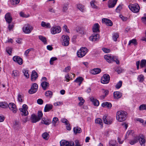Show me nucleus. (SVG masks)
<instances>
[{"label": "nucleus", "mask_w": 146, "mask_h": 146, "mask_svg": "<svg viewBox=\"0 0 146 146\" xmlns=\"http://www.w3.org/2000/svg\"><path fill=\"white\" fill-rule=\"evenodd\" d=\"M41 85L42 89L44 90H46L47 88H48L49 86V83L45 81L42 82L41 84Z\"/></svg>", "instance_id": "nucleus-22"}, {"label": "nucleus", "mask_w": 146, "mask_h": 146, "mask_svg": "<svg viewBox=\"0 0 146 146\" xmlns=\"http://www.w3.org/2000/svg\"><path fill=\"white\" fill-rule=\"evenodd\" d=\"M6 51L8 53L9 55H10L12 52V49L10 47H8L6 48Z\"/></svg>", "instance_id": "nucleus-61"}, {"label": "nucleus", "mask_w": 146, "mask_h": 146, "mask_svg": "<svg viewBox=\"0 0 146 146\" xmlns=\"http://www.w3.org/2000/svg\"><path fill=\"white\" fill-rule=\"evenodd\" d=\"M83 80V78L82 77H79L77 78L74 81V82L79 83L80 86Z\"/></svg>", "instance_id": "nucleus-30"}, {"label": "nucleus", "mask_w": 146, "mask_h": 146, "mask_svg": "<svg viewBox=\"0 0 146 146\" xmlns=\"http://www.w3.org/2000/svg\"><path fill=\"white\" fill-rule=\"evenodd\" d=\"M38 116L34 114L31 115V120L32 123H35L36 122L39 121V120Z\"/></svg>", "instance_id": "nucleus-16"}, {"label": "nucleus", "mask_w": 146, "mask_h": 146, "mask_svg": "<svg viewBox=\"0 0 146 146\" xmlns=\"http://www.w3.org/2000/svg\"><path fill=\"white\" fill-rule=\"evenodd\" d=\"M41 123L42 124L48 125L50 123L51 121L49 119H46L45 118H43L42 119Z\"/></svg>", "instance_id": "nucleus-27"}, {"label": "nucleus", "mask_w": 146, "mask_h": 146, "mask_svg": "<svg viewBox=\"0 0 146 146\" xmlns=\"http://www.w3.org/2000/svg\"><path fill=\"white\" fill-rule=\"evenodd\" d=\"M138 136H136L133 139L131 140L129 142V144L131 145H133L138 141Z\"/></svg>", "instance_id": "nucleus-29"}, {"label": "nucleus", "mask_w": 146, "mask_h": 146, "mask_svg": "<svg viewBox=\"0 0 146 146\" xmlns=\"http://www.w3.org/2000/svg\"><path fill=\"white\" fill-rule=\"evenodd\" d=\"M140 66L141 68H143L146 66V60L145 59L142 60L140 63Z\"/></svg>", "instance_id": "nucleus-34"}, {"label": "nucleus", "mask_w": 146, "mask_h": 146, "mask_svg": "<svg viewBox=\"0 0 146 146\" xmlns=\"http://www.w3.org/2000/svg\"><path fill=\"white\" fill-rule=\"evenodd\" d=\"M63 41L65 40H69L70 38L67 35H63L62 37Z\"/></svg>", "instance_id": "nucleus-47"}, {"label": "nucleus", "mask_w": 146, "mask_h": 146, "mask_svg": "<svg viewBox=\"0 0 146 146\" xmlns=\"http://www.w3.org/2000/svg\"><path fill=\"white\" fill-rule=\"evenodd\" d=\"M117 0H110L108 6L109 8L113 7L116 4Z\"/></svg>", "instance_id": "nucleus-18"}, {"label": "nucleus", "mask_w": 146, "mask_h": 146, "mask_svg": "<svg viewBox=\"0 0 146 146\" xmlns=\"http://www.w3.org/2000/svg\"><path fill=\"white\" fill-rule=\"evenodd\" d=\"M62 122L64 123H65V124H68L69 122L67 120V119L65 118H62L61 119Z\"/></svg>", "instance_id": "nucleus-62"}, {"label": "nucleus", "mask_w": 146, "mask_h": 146, "mask_svg": "<svg viewBox=\"0 0 146 146\" xmlns=\"http://www.w3.org/2000/svg\"><path fill=\"white\" fill-rule=\"evenodd\" d=\"M33 29V27L29 24L25 25L23 28V32L25 34H29Z\"/></svg>", "instance_id": "nucleus-5"}, {"label": "nucleus", "mask_w": 146, "mask_h": 146, "mask_svg": "<svg viewBox=\"0 0 146 146\" xmlns=\"http://www.w3.org/2000/svg\"><path fill=\"white\" fill-rule=\"evenodd\" d=\"M8 107L9 109L12 111L14 113H15L17 110V108L15 104L12 103H10L8 105Z\"/></svg>", "instance_id": "nucleus-13"}, {"label": "nucleus", "mask_w": 146, "mask_h": 146, "mask_svg": "<svg viewBox=\"0 0 146 146\" xmlns=\"http://www.w3.org/2000/svg\"><path fill=\"white\" fill-rule=\"evenodd\" d=\"M73 131L75 134L80 133L82 132L81 128L78 127H74L73 129Z\"/></svg>", "instance_id": "nucleus-32"}, {"label": "nucleus", "mask_w": 146, "mask_h": 146, "mask_svg": "<svg viewBox=\"0 0 146 146\" xmlns=\"http://www.w3.org/2000/svg\"><path fill=\"white\" fill-rule=\"evenodd\" d=\"M53 108V106L50 104H47L45 106L44 111L46 112L51 110Z\"/></svg>", "instance_id": "nucleus-23"}, {"label": "nucleus", "mask_w": 146, "mask_h": 146, "mask_svg": "<svg viewBox=\"0 0 146 146\" xmlns=\"http://www.w3.org/2000/svg\"><path fill=\"white\" fill-rule=\"evenodd\" d=\"M127 118V113L124 111H119L117 112L116 118L118 121L120 122L125 121Z\"/></svg>", "instance_id": "nucleus-1"}, {"label": "nucleus", "mask_w": 146, "mask_h": 146, "mask_svg": "<svg viewBox=\"0 0 146 146\" xmlns=\"http://www.w3.org/2000/svg\"><path fill=\"white\" fill-rule=\"evenodd\" d=\"M67 141L62 140L60 142V146H66Z\"/></svg>", "instance_id": "nucleus-51"}, {"label": "nucleus", "mask_w": 146, "mask_h": 146, "mask_svg": "<svg viewBox=\"0 0 146 146\" xmlns=\"http://www.w3.org/2000/svg\"><path fill=\"white\" fill-rule=\"evenodd\" d=\"M52 92L49 90L46 91L45 93V95L46 96L50 98L52 96Z\"/></svg>", "instance_id": "nucleus-42"}, {"label": "nucleus", "mask_w": 146, "mask_h": 146, "mask_svg": "<svg viewBox=\"0 0 146 146\" xmlns=\"http://www.w3.org/2000/svg\"><path fill=\"white\" fill-rule=\"evenodd\" d=\"M28 106L25 104H23L22 106V108L19 109V110L21 112V114L22 115L27 116L28 115L29 112L27 111Z\"/></svg>", "instance_id": "nucleus-6"}, {"label": "nucleus", "mask_w": 146, "mask_h": 146, "mask_svg": "<svg viewBox=\"0 0 146 146\" xmlns=\"http://www.w3.org/2000/svg\"><path fill=\"white\" fill-rule=\"evenodd\" d=\"M63 29L64 31L67 32L68 33H70V32L69 31V30L68 29L66 25H64V26L63 27Z\"/></svg>", "instance_id": "nucleus-57"}, {"label": "nucleus", "mask_w": 146, "mask_h": 146, "mask_svg": "<svg viewBox=\"0 0 146 146\" xmlns=\"http://www.w3.org/2000/svg\"><path fill=\"white\" fill-rule=\"evenodd\" d=\"M74 142L72 141H67L66 146H74Z\"/></svg>", "instance_id": "nucleus-49"}, {"label": "nucleus", "mask_w": 146, "mask_h": 146, "mask_svg": "<svg viewBox=\"0 0 146 146\" xmlns=\"http://www.w3.org/2000/svg\"><path fill=\"white\" fill-rule=\"evenodd\" d=\"M19 75V72L17 70H14L12 74V76L14 79H15V77H18Z\"/></svg>", "instance_id": "nucleus-31"}, {"label": "nucleus", "mask_w": 146, "mask_h": 146, "mask_svg": "<svg viewBox=\"0 0 146 146\" xmlns=\"http://www.w3.org/2000/svg\"><path fill=\"white\" fill-rule=\"evenodd\" d=\"M103 119L104 123L106 124H110L111 122L109 121L107 119V116L106 115H104L103 117Z\"/></svg>", "instance_id": "nucleus-35"}, {"label": "nucleus", "mask_w": 146, "mask_h": 146, "mask_svg": "<svg viewBox=\"0 0 146 146\" xmlns=\"http://www.w3.org/2000/svg\"><path fill=\"white\" fill-rule=\"evenodd\" d=\"M5 18L6 21L8 23H10L12 21V18L10 13H7L5 15Z\"/></svg>", "instance_id": "nucleus-15"}, {"label": "nucleus", "mask_w": 146, "mask_h": 146, "mask_svg": "<svg viewBox=\"0 0 146 146\" xmlns=\"http://www.w3.org/2000/svg\"><path fill=\"white\" fill-rule=\"evenodd\" d=\"M48 11L52 13H55L56 12V10L51 7H49L48 8Z\"/></svg>", "instance_id": "nucleus-52"}, {"label": "nucleus", "mask_w": 146, "mask_h": 146, "mask_svg": "<svg viewBox=\"0 0 146 146\" xmlns=\"http://www.w3.org/2000/svg\"><path fill=\"white\" fill-rule=\"evenodd\" d=\"M138 141H139L141 145L145 146L146 141L144 136L142 134H140L138 136Z\"/></svg>", "instance_id": "nucleus-10"}, {"label": "nucleus", "mask_w": 146, "mask_h": 146, "mask_svg": "<svg viewBox=\"0 0 146 146\" xmlns=\"http://www.w3.org/2000/svg\"><path fill=\"white\" fill-rule=\"evenodd\" d=\"M63 45L67 46L69 44V40H65L64 41H63L62 42Z\"/></svg>", "instance_id": "nucleus-64"}, {"label": "nucleus", "mask_w": 146, "mask_h": 146, "mask_svg": "<svg viewBox=\"0 0 146 146\" xmlns=\"http://www.w3.org/2000/svg\"><path fill=\"white\" fill-rule=\"evenodd\" d=\"M131 44H134V45H137V40L135 39H133L129 41L128 45H130Z\"/></svg>", "instance_id": "nucleus-37"}, {"label": "nucleus", "mask_w": 146, "mask_h": 146, "mask_svg": "<svg viewBox=\"0 0 146 146\" xmlns=\"http://www.w3.org/2000/svg\"><path fill=\"white\" fill-rule=\"evenodd\" d=\"M102 50L104 52L106 53H109L110 52V49L105 48H102Z\"/></svg>", "instance_id": "nucleus-59"}, {"label": "nucleus", "mask_w": 146, "mask_h": 146, "mask_svg": "<svg viewBox=\"0 0 146 146\" xmlns=\"http://www.w3.org/2000/svg\"><path fill=\"white\" fill-rule=\"evenodd\" d=\"M61 31V29L60 26H55L52 28L51 33L52 34H55L60 33Z\"/></svg>", "instance_id": "nucleus-9"}, {"label": "nucleus", "mask_w": 146, "mask_h": 146, "mask_svg": "<svg viewBox=\"0 0 146 146\" xmlns=\"http://www.w3.org/2000/svg\"><path fill=\"white\" fill-rule=\"evenodd\" d=\"M102 107H105L108 108H110L112 106V105L110 102H105L102 104Z\"/></svg>", "instance_id": "nucleus-28"}, {"label": "nucleus", "mask_w": 146, "mask_h": 146, "mask_svg": "<svg viewBox=\"0 0 146 146\" xmlns=\"http://www.w3.org/2000/svg\"><path fill=\"white\" fill-rule=\"evenodd\" d=\"M57 59V58L55 57L51 58L50 60V63L51 65H52L53 64V62Z\"/></svg>", "instance_id": "nucleus-54"}, {"label": "nucleus", "mask_w": 146, "mask_h": 146, "mask_svg": "<svg viewBox=\"0 0 146 146\" xmlns=\"http://www.w3.org/2000/svg\"><path fill=\"white\" fill-rule=\"evenodd\" d=\"M49 135L47 133L45 132L42 135V137L46 140H47L49 138Z\"/></svg>", "instance_id": "nucleus-43"}, {"label": "nucleus", "mask_w": 146, "mask_h": 146, "mask_svg": "<svg viewBox=\"0 0 146 146\" xmlns=\"http://www.w3.org/2000/svg\"><path fill=\"white\" fill-rule=\"evenodd\" d=\"M100 38V35L98 34L94 33L90 37L91 40L95 41L98 40Z\"/></svg>", "instance_id": "nucleus-12"}, {"label": "nucleus", "mask_w": 146, "mask_h": 146, "mask_svg": "<svg viewBox=\"0 0 146 146\" xmlns=\"http://www.w3.org/2000/svg\"><path fill=\"white\" fill-rule=\"evenodd\" d=\"M38 77V74L35 70H33L32 72L31 75V80L33 81H35Z\"/></svg>", "instance_id": "nucleus-17"}, {"label": "nucleus", "mask_w": 146, "mask_h": 146, "mask_svg": "<svg viewBox=\"0 0 146 146\" xmlns=\"http://www.w3.org/2000/svg\"><path fill=\"white\" fill-rule=\"evenodd\" d=\"M145 104H143L141 105L139 107V109L140 110H144Z\"/></svg>", "instance_id": "nucleus-60"}, {"label": "nucleus", "mask_w": 146, "mask_h": 146, "mask_svg": "<svg viewBox=\"0 0 146 146\" xmlns=\"http://www.w3.org/2000/svg\"><path fill=\"white\" fill-rule=\"evenodd\" d=\"M110 80L109 75L107 74H104L101 79V82L103 84H106L109 82Z\"/></svg>", "instance_id": "nucleus-7"}, {"label": "nucleus", "mask_w": 146, "mask_h": 146, "mask_svg": "<svg viewBox=\"0 0 146 146\" xmlns=\"http://www.w3.org/2000/svg\"><path fill=\"white\" fill-rule=\"evenodd\" d=\"M117 144V143L116 142V141L114 140H111L110 141L109 143L110 146H114V145Z\"/></svg>", "instance_id": "nucleus-46"}, {"label": "nucleus", "mask_w": 146, "mask_h": 146, "mask_svg": "<svg viewBox=\"0 0 146 146\" xmlns=\"http://www.w3.org/2000/svg\"><path fill=\"white\" fill-rule=\"evenodd\" d=\"M137 79L139 80V82H143L144 79L143 75L142 74L139 75Z\"/></svg>", "instance_id": "nucleus-41"}, {"label": "nucleus", "mask_w": 146, "mask_h": 146, "mask_svg": "<svg viewBox=\"0 0 146 146\" xmlns=\"http://www.w3.org/2000/svg\"><path fill=\"white\" fill-rule=\"evenodd\" d=\"M99 25L98 23H95L93 25L92 28L93 31L94 33H98L100 32L99 29Z\"/></svg>", "instance_id": "nucleus-19"}, {"label": "nucleus", "mask_w": 146, "mask_h": 146, "mask_svg": "<svg viewBox=\"0 0 146 146\" xmlns=\"http://www.w3.org/2000/svg\"><path fill=\"white\" fill-rule=\"evenodd\" d=\"M41 25L42 27L45 28H50L51 27L50 23H46L44 21H42Z\"/></svg>", "instance_id": "nucleus-25"}, {"label": "nucleus", "mask_w": 146, "mask_h": 146, "mask_svg": "<svg viewBox=\"0 0 146 146\" xmlns=\"http://www.w3.org/2000/svg\"><path fill=\"white\" fill-rule=\"evenodd\" d=\"M14 26V25L13 24V23H9L8 28L9 30L11 31V29H13V28Z\"/></svg>", "instance_id": "nucleus-58"}, {"label": "nucleus", "mask_w": 146, "mask_h": 146, "mask_svg": "<svg viewBox=\"0 0 146 146\" xmlns=\"http://www.w3.org/2000/svg\"><path fill=\"white\" fill-rule=\"evenodd\" d=\"M88 50L85 47H82L80 49L78 50L77 54L78 57L81 58L85 55L88 52Z\"/></svg>", "instance_id": "nucleus-3"}, {"label": "nucleus", "mask_w": 146, "mask_h": 146, "mask_svg": "<svg viewBox=\"0 0 146 146\" xmlns=\"http://www.w3.org/2000/svg\"><path fill=\"white\" fill-rule=\"evenodd\" d=\"M95 2V1H92L90 2V4L91 6L93 8H97V6L96 5L94 4Z\"/></svg>", "instance_id": "nucleus-56"}, {"label": "nucleus", "mask_w": 146, "mask_h": 146, "mask_svg": "<svg viewBox=\"0 0 146 146\" xmlns=\"http://www.w3.org/2000/svg\"><path fill=\"white\" fill-rule=\"evenodd\" d=\"M38 119H39V120H40L42 117L43 115V114L42 111H39L38 113Z\"/></svg>", "instance_id": "nucleus-53"}, {"label": "nucleus", "mask_w": 146, "mask_h": 146, "mask_svg": "<svg viewBox=\"0 0 146 146\" xmlns=\"http://www.w3.org/2000/svg\"><path fill=\"white\" fill-rule=\"evenodd\" d=\"M115 71L117 72L119 74L123 72L124 71V70L121 68L118 67L115 69Z\"/></svg>", "instance_id": "nucleus-50"}, {"label": "nucleus", "mask_w": 146, "mask_h": 146, "mask_svg": "<svg viewBox=\"0 0 146 146\" xmlns=\"http://www.w3.org/2000/svg\"><path fill=\"white\" fill-rule=\"evenodd\" d=\"M23 73L24 74L25 76L27 78L29 77V75L28 73V71L27 70L24 69L23 70Z\"/></svg>", "instance_id": "nucleus-44"}, {"label": "nucleus", "mask_w": 146, "mask_h": 146, "mask_svg": "<svg viewBox=\"0 0 146 146\" xmlns=\"http://www.w3.org/2000/svg\"><path fill=\"white\" fill-rule=\"evenodd\" d=\"M20 123L18 121H15L14 123V127L16 129H18L20 127Z\"/></svg>", "instance_id": "nucleus-38"}, {"label": "nucleus", "mask_w": 146, "mask_h": 146, "mask_svg": "<svg viewBox=\"0 0 146 146\" xmlns=\"http://www.w3.org/2000/svg\"><path fill=\"white\" fill-rule=\"evenodd\" d=\"M17 100L19 102L22 103L24 100V96L23 95L19 93L17 95Z\"/></svg>", "instance_id": "nucleus-24"}, {"label": "nucleus", "mask_w": 146, "mask_h": 146, "mask_svg": "<svg viewBox=\"0 0 146 146\" xmlns=\"http://www.w3.org/2000/svg\"><path fill=\"white\" fill-rule=\"evenodd\" d=\"M39 38L45 44H47V42L46 38L40 35L38 36Z\"/></svg>", "instance_id": "nucleus-36"}, {"label": "nucleus", "mask_w": 146, "mask_h": 146, "mask_svg": "<svg viewBox=\"0 0 146 146\" xmlns=\"http://www.w3.org/2000/svg\"><path fill=\"white\" fill-rule=\"evenodd\" d=\"M122 82L120 81L115 86V88L117 89L119 88L122 86Z\"/></svg>", "instance_id": "nucleus-48"}, {"label": "nucleus", "mask_w": 146, "mask_h": 146, "mask_svg": "<svg viewBox=\"0 0 146 146\" xmlns=\"http://www.w3.org/2000/svg\"><path fill=\"white\" fill-rule=\"evenodd\" d=\"M103 23H105L107 26H111L113 25V23L111 20L106 18H103L102 20Z\"/></svg>", "instance_id": "nucleus-14"}, {"label": "nucleus", "mask_w": 146, "mask_h": 146, "mask_svg": "<svg viewBox=\"0 0 146 146\" xmlns=\"http://www.w3.org/2000/svg\"><path fill=\"white\" fill-rule=\"evenodd\" d=\"M77 8L80 11L82 12H84L85 10L84 6L81 4H79L77 5Z\"/></svg>", "instance_id": "nucleus-33"}, {"label": "nucleus", "mask_w": 146, "mask_h": 146, "mask_svg": "<svg viewBox=\"0 0 146 146\" xmlns=\"http://www.w3.org/2000/svg\"><path fill=\"white\" fill-rule=\"evenodd\" d=\"M71 69V67L70 66H68L67 67H66L63 70L64 72H69Z\"/></svg>", "instance_id": "nucleus-55"}, {"label": "nucleus", "mask_w": 146, "mask_h": 146, "mask_svg": "<svg viewBox=\"0 0 146 146\" xmlns=\"http://www.w3.org/2000/svg\"><path fill=\"white\" fill-rule=\"evenodd\" d=\"M13 59L15 62L17 63L20 65L22 64L23 63L22 59L18 56H13Z\"/></svg>", "instance_id": "nucleus-11"}, {"label": "nucleus", "mask_w": 146, "mask_h": 146, "mask_svg": "<svg viewBox=\"0 0 146 146\" xmlns=\"http://www.w3.org/2000/svg\"><path fill=\"white\" fill-rule=\"evenodd\" d=\"M95 122L96 123H98L101 125V126H102V119L100 118H98L96 119Z\"/></svg>", "instance_id": "nucleus-45"}, {"label": "nucleus", "mask_w": 146, "mask_h": 146, "mask_svg": "<svg viewBox=\"0 0 146 146\" xmlns=\"http://www.w3.org/2000/svg\"><path fill=\"white\" fill-rule=\"evenodd\" d=\"M58 120V119L57 117H54L53 118L52 122L54 125H55L57 121Z\"/></svg>", "instance_id": "nucleus-63"}, {"label": "nucleus", "mask_w": 146, "mask_h": 146, "mask_svg": "<svg viewBox=\"0 0 146 146\" xmlns=\"http://www.w3.org/2000/svg\"><path fill=\"white\" fill-rule=\"evenodd\" d=\"M113 95L114 98L117 99H119L122 96V94L121 92L118 91L114 92Z\"/></svg>", "instance_id": "nucleus-20"}, {"label": "nucleus", "mask_w": 146, "mask_h": 146, "mask_svg": "<svg viewBox=\"0 0 146 146\" xmlns=\"http://www.w3.org/2000/svg\"><path fill=\"white\" fill-rule=\"evenodd\" d=\"M128 7L129 9L134 13L138 12L140 9L139 6L137 3L130 5Z\"/></svg>", "instance_id": "nucleus-4"}, {"label": "nucleus", "mask_w": 146, "mask_h": 146, "mask_svg": "<svg viewBox=\"0 0 146 146\" xmlns=\"http://www.w3.org/2000/svg\"><path fill=\"white\" fill-rule=\"evenodd\" d=\"M101 71V69L99 68L94 69L91 70L90 72L93 74H96L99 73Z\"/></svg>", "instance_id": "nucleus-26"}, {"label": "nucleus", "mask_w": 146, "mask_h": 146, "mask_svg": "<svg viewBox=\"0 0 146 146\" xmlns=\"http://www.w3.org/2000/svg\"><path fill=\"white\" fill-rule=\"evenodd\" d=\"M104 58L107 62L111 63L113 62H115L117 64L119 63V61L118 60L116 56H113L111 54H108L104 56Z\"/></svg>", "instance_id": "nucleus-2"}, {"label": "nucleus", "mask_w": 146, "mask_h": 146, "mask_svg": "<svg viewBox=\"0 0 146 146\" xmlns=\"http://www.w3.org/2000/svg\"><path fill=\"white\" fill-rule=\"evenodd\" d=\"M38 85L36 83H33L31 86V88L29 90L28 92L30 94H33L36 92L38 90Z\"/></svg>", "instance_id": "nucleus-8"}, {"label": "nucleus", "mask_w": 146, "mask_h": 146, "mask_svg": "<svg viewBox=\"0 0 146 146\" xmlns=\"http://www.w3.org/2000/svg\"><path fill=\"white\" fill-rule=\"evenodd\" d=\"M0 107L3 108H6L8 107V104L5 102H0Z\"/></svg>", "instance_id": "nucleus-40"}, {"label": "nucleus", "mask_w": 146, "mask_h": 146, "mask_svg": "<svg viewBox=\"0 0 146 146\" xmlns=\"http://www.w3.org/2000/svg\"><path fill=\"white\" fill-rule=\"evenodd\" d=\"M90 100L93 104L95 106H98L99 104V101L96 99L94 98L93 97H91L90 98Z\"/></svg>", "instance_id": "nucleus-21"}, {"label": "nucleus", "mask_w": 146, "mask_h": 146, "mask_svg": "<svg viewBox=\"0 0 146 146\" xmlns=\"http://www.w3.org/2000/svg\"><path fill=\"white\" fill-rule=\"evenodd\" d=\"M119 37V34L117 33H114L113 34L112 38L113 40L116 42L117 40V38Z\"/></svg>", "instance_id": "nucleus-39"}]
</instances>
